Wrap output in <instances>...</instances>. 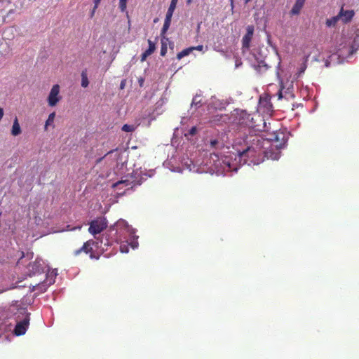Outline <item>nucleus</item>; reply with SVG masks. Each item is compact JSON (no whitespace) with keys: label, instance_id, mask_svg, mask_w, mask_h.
<instances>
[{"label":"nucleus","instance_id":"nucleus-30","mask_svg":"<svg viewBox=\"0 0 359 359\" xmlns=\"http://www.w3.org/2000/svg\"><path fill=\"white\" fill-rule=\"evenodd\" d=\"M120 250L121 252H128V248L126 245H121Z\"/></svg>","mask_w":359,"mask_h":359},{"label":"nucleus","instance_id":"nucleus-40","mask_svg":"<svg viewBox=\"0 0 359 359\" xmlns=\"http://www.w3.org/2000/svg\"><path fill=\"white\" fill-rule=\"evenodd\" d=\"M325 65H326V66H328V65H329V64L326 62H325Z\"/></svg>","mask_w":359,"mask_h":359},{"label":"nucleus","instance_id":"nucleus-14","mask_svg":"<svg viewBox=\"0 0 359 359\" xmlns=\"http://www.w3.org/2000/svg\"><path fill=\"white\" fill-rule=\"evenodd\" d=\"M22 130L18 123V118L15 117L11 129V134L13 136H17L21 133Z\"/></svg>","mask_w":359,"mask_h":359},{"label":"nucleus","instance_id":"nucleus-37","mask_svg":"<svg viewBox=\"0 0 359 359\" xmlns=\"http://www.w3.org/2000/svg\"><path fill=\"white\" fill-rule=\"evenodd\" d=\"M177 2H178V0H171L170 3L177 5Z\"/></svg>","mask_w":359,"mask_h":359},{"label":"nucleus","instance_id":"nucleus-29","mask_svg":"<svg viewBox=\"0 0 359 359\" xmlns=\"http://www.w3.org/2000/svg\"><path fill=\"white\" fill-rule=\"evenodd\" d=\"M197 133V128L196 126H193L189 130V135L191 136H193L196 135Z\"/></svg>","mask_w":359,"mask_h":359},{"label":"nucleus","instance_id":"nucleus-8","mask_svg":"<svg viewBox=\"0 0 359 359\" xmlns=\"http://www.w3.org/2000/svg\"><path fill=\"white\" fill-rule=\"evenodd\" d=\"M254 34V27L252 25H248L246 27V34L242 39V50L243 52L248 50L250 47V42L252 41Z\"/></svg>","mask_w":359,"mask_h":359},{"label":"nucleus","instance_id":"nucleus-21","mask_svg":"<svg viewBox=\"0 0 359 359\" xmlns=\"http://www.w3.org/2000/svg\"><path fill=\"white\" fill-rule=\"evenodd\" d=\"M176 6L177 5L170 3L168 11L166 13L165 18L172 19L173 13L175 11V9L176 8Z\"/></svg>","mask_w":359,"mask_h":359},{"label":"nucleus","instance_id":"nucleus-38","mask_svg":"<svg viewBox=\"0 0 359 359\" xmlns=\"http://www.w3.org/2000/svg\"><path fill=\"white\" fill-rule=\"evenodd\" d=\"M337 57V55H332V58H334V57Z\"/></svg>","mask_w":359,"mask_h":359},{"label":"nucleus","instance_id":"nucleus-7","mask_svg":"<svg viewBox=\"0 0 359 359\" xmlns=\"http://www.w3.org/2000/svg\"><path fill=\"white\" fill-rule=\"evenodd\" d=\"M60 86L58 84L54 85L48 96V104L50 107H55L57 102L62 99L60 95Z\"/></svg>","mask_w":359,"mask_h":359},{"label":"nucleus","instance_id":"nucleus-25","mask_svg":"<svg viewBox=\"0 0 359 359\" xmlns=\"http://www.w3.org/2000/svg\"><path fill=\"white\" fill-rule=\"evenodd\" d=\"M127 7V0H119V8L122 12L125 11Z\"/></svg>","mask_w":359,"mask_h":359},{"label":"nucleus","instance_id":"nucleus-9","mask_svg":"<svg viewBox=\"0 0 359 359\" xmlns=\"http://www.w3.org/2000/svg\"><path fill=\"white\" fill-rule=\"evenodd\" d=\"M29 316H26L25 319L17 323L14 329V334L17 336L25 334L29 326Z\"/></svg>","mask_w":359,"mask_h":359},{"label":"nucleus","instance_id":"nucleus-13","mask_svg":"<svg viewBox=\"0 0 359 359\" xmlns=\"http://www.w3.org/2000/svg\"><path fill=\"white\" fill-rule=\"evenodd\" d=\"M137 184L135 183L134 181H130L128 179H126V180H122L116 182V183H114L112 185V187L116 188L121 185H123L125 187L130 186V187L133 188L134 186H135Z\"/></svg>","mask_w":359,"mask_h":359},{"label":"nucleus","instance_id":"nucleus-24","mask_svg":"<svg viewBox=\"0 0 359 359\" xmlns=\"http://www.w3.org/2000/svg\"><path fill=\"white\" fill-rule=\"evenodd\" d=\"M135 127L133 125L124 124L122 127V130L124 132H133Z\"/></svg>","mask_w":359,"mask_h":359},{"label":"nucleus","instance_id":"nucleus-26","mask_svg":"<svg viewBox=\"0 0 359 359\" xmlns=\"http://www.w3.org/2000/svg\"><path fill=\"white\" fill-rule=\"evenodd\" d=\"M0 46L4 49V53H8L10 51V48H9L7 42L1 43Z\"/></svg>","mask_w":359,"mask_h":359},{"label":"nucleus","instance_id":"nucleus-22","mask_svg":"<svg viewBox=\"0 0 359 359\" xmlns=\"http://www.w3.org/2000/svg\"><path fill=\"white\" fill-rule=\"evenodd\" d=\"M171 20L172 19H170V18H165V21H164V24H163V28H162V30H161V34H165V32L168 31L170 25V23H171Z\"/></svg>","mask_w":359,"mask_h":359},{"label":"nucleus","instance_id":"nucleus-17","mask_svg":"<svg viewBox=\"0 0 359 359\" xmlns=\"http://www.w3.org/2000/svg\"><path fill=\"white\" fill-rule=\"evenodd\" d=\"M203 104V99H202V95L201 94H196L194 97H193V100H192V102H191V107H196V108H198L200 107H201Z\"/></svg>","mask_w":359,"mask_h":359},{"label":"nucleus","instance_id":"nucleus-4","mask_svg":"<svg viewBox=\"0 0 359 359\" xmlns=\"http://www.w3.org/2000/svg\"><path fill=\"white\" fill-rule=\"evenodd\" d=\"M359 48V29H357L351 36L344 35L339 44V50L341 54L352 55Z\"/></svg>","mask_w":359,"mask_h":359},{"label":"nucleus","instance_id":"nucleus-15","mask_svg":"<svg viewBox=\"0 0 359 359\" xmlns=\"http://www.w3.org/2000/svg\"><path fill=\"white\" fill-rule=\"evenodd\" d=\"M149 48L142 54V60L150 55L155 50V44L151 40H148Z\"/></svg>","mask_w":359,"mask_h":359},{"label":"nucleus","instance_id":"nucleus-18","mask_svg":"<svg viewBox=\"0 0 359 359\" xmlns=\"http://www.w3.org/2000/svg\"><path fill=\"white\" fill-rule=\"evenodd\" d=\"M81 85L83 88H87L89 85V81H88L86 69L83 70L81 72Z\"/></svg>","mask_w":359,"mask_h":359},{"label":"nucleus","instance_id":"nucleus-34","mask_svg":"<svg viewBox=\"0 0 359 359\" xmlns=\"http://www.w3.org/2000/svg\"><path fill=\"white\" fill-rule=\"evenodd\" d=\"M125 87V81H122L121 83V85H120V88L121 89L124 88Z\"/></svg>","mask_w":359,"mask_h":359},{"label":"nucleus","instance_id":"nucleus-19","mask_svg":"<svg viewBox=\"0 0 359 359\" xmlns=\"http://www.w3.org/2000/svg\"><path fill=\"white\" fill-rule=\"evenodd\" d=\"M55 117V112H52L49 114L48 119L46 120V123H45V126H44L45 130H48V126H49L53 123Z\"/></svg>","mask_w":359,"mask_h":359},{"label":"nucleus","instance_id":"nucleus-33","mask_svg":"<svg viewBox=\"0 0 359 359\" xmlns=\"http://www.w3.org/2000/svg\"><path fill=\"white\" fill-rule=\"evenodd\" d=\"M139 83H140V86L142 87L143 86V83H144V79L143 78H140L139 79Z\"/></svg>","mask_w":359,"mask_h":359},{"label":"nucleus","instance_id":"nucleus-5","mask_svg":"<svg viewBox=\"0 0 359 359\" xmlns=\"http://www.w3.org/2000/svg\"><path fill=\"white\" fill-rule=\"evenodd\" d=\"M102 245L100 241H95L93 239H90L85 242L81 248L77 249L73 252V255L74 256H79L81 252H84L85 254H89L90 258L93 259H98L100 256L97 255L95 251V249L98 248L99 245ZM104 245V243H103Z\"/></svg>","mask_w":359,"mask_h":359},{"label":"nucleus","instance_id":"nucleus-28","mask_svg":"<svg viewBox=\"0 0 359 359\" xmlns=\"http://www.w3.org/2000/svg\"><path fill=\"white\" fill-rule=\"evenodd\" d=\"M218 144H219V141L216 139L211 140L210 142V144L212 148L216 149Z\"/></svg>","mask_w":359,"mask_h":359},{"label":"nucleus","instance_id":"nucleus-12","mask_svg":"<svg viewBox=\"0 0 359 359\" xmlns=\"http://www.w3.org/2000/svg\"><path fill=\"white\" fill-rule=\"evenodd\" d=\"M306 0H296L294 5L293 6L292 10L290 11V13L292 15L299 14L302 8L304 6Z\"/></svg>","mask_w":359,"mask_h":359},{"label":"nucleus","instance_id":"nucleus-32","mask_svg":"<svg viewBox=\"0 0 359 359\" xmlns=\"http://www.w3.org/2000/svg\"><path fill=\"white\" fill-rule=\"evenodd\" d=\"M100 1L101 0H94L95 8H97L98 7Z\"/></svg>","mask_w":359,"mask_h":359},{"label":"nucleus","instance_id":"nucleus-16","mask_svg":"<svg viewBox=\"0 0 359 359\" xmlns=\"http://www.w3.org/2000/svg\"><path fill=\"white\" fill-rule=\"evenodd\" d=\"M339 21H340V19L339 15H337L336 16L327 19L325 24L327 27H335Z\"/></svg>","mask_w":359,"mask_h":359},{"label":"nucleus","instance_id":"nucleus-35","mask_svg":"<svg viewBox=\"0 0 359 359\" xmlns=\"http://www.w3.org/2000/svg\"><path fill=\"white\" fill-rule=\"evenodd\" d=\"M97 8H95V7L93 8V11H91V13H90V16L93 17L95 14V10Z\"/></svg>","mask_w":359,"mask_h":359},{"label":"nucleus","instance_id":"nucleus-20","mask_svg":"<svg viewBox=\"0 0 359 359\" xmlns=\"http://www.w3.org/2000/svg\"><path fill=\"white\" fill-rule=\"evenodd\" d=\"M192 52H193V48H191V47L187 48L183 50L182 51L180 52L177 54V57L178 60H180L182 57H184V56L189 55Z\"/></svg>","mask_w":359,"mask_h":359},{"label":"nucleus","instance_id":"nucleus-2","mask_svg":"<svg viewBox=\"0 0 359 359\" xmlns=\"http://www.w3.org/2000/svg\"><path fill=\"white\" fill-rule=\"evenodd\" d=\"M305 69H302L298 73L292 74L290 69H278L277 76L280 79V89L277 93L278 99L283 98L289 100L294 98L293 83L298 76L304 73Z\"/></svg>","mask_w":359,"mask_h":359},{"label":"nucleus","instance_id":"nucleus-23","mask_svg":"<svg viewBox=\"0 0 359 359\" xmlns=\"http://www.w3.org/2000/svg\"><path fill=\"white\" fill-rule=\"evenodd\" d=\"M318 56H319L318 52V50H316L314 53L309 55L306 57V62H309V61H311V62L317 61V60H318V59L317 58V57H318Z\"/></svg>","mask_w":359,"mask_h":359},{"label":"nucleus","instance_id":"nucleus-11","mask_svg":"<svg viewBox=\"0 0 359 359\" xmlns=\"http://www.w3.org/2000/svg\"><path fill=\"white\" fill-rule=\"evenodd\" d=\"M29 269L34 274L41 273L43 272V268L41 263V261L36 260L29 264Z\"/></svg>","mask_w":359,"mask_h":359},{"label":"nucleus","instance_id":"nucleus-31","mask_svg":"<svg viewBox=\"0 0 359 359\" xmlns=\"http://www.w3.org/2000/svg\"><path fill=\"white\" fill-rule=\"evenodd\" d=\"M165 53H166V47L163 45L161 47V55H164L165 54Z\"/></svg>","mask_w":359,"mask_h":359},{"label":"nucleus","instance_id":"nucleus-1","mask_svg":"<svg viewBox=\"0 0 359 359\" xmlns=\"http://www.w3.org/2000/svg\"><path fill=\"white\" fill-rule=\"evenodd\" d=\"M248 138L250 139L248 141L251 142V144L248 146L246 149L241 153L242 156L255 157L263 154L264 156L268 159L278 160L280 153L278 151L273 152L271 149L264 150V144H269V142H274L277 143L275 147L280 149L282 148L286 142L285 140V135L282 132L278 131L274 132L271 135V137L266 140H264L263 137L259 135L250 136Z\"/></svg>","mask_w":359,"mask_h":359},{"label":"nucleus","instance_id":"nucleus-3","mask_svg":"<svg viewBox=\"0 0 359 359\" xmlns=\"http://www.w3.org/2000/svg\"><path fill=\"white\" fill-rule=\"evenodd\" d=\"M123 229L130 231V227L127 222L121 219L118 220L113 226H111L109 230L102 235L100 242L104 243V246L108 247L112 245L114 243H119L121 241V238L118 236V232Z\"/></svg>","mask_w":359,"mask_h":359},{"label":"nucleus","instance_id":"nucleus-27","mask_svg":"<svg viewBox=\"0 0 359 359\" xmlns=\"http://www.w3.org/2000/svg\"><path fill=\"white\" fill-rule=\"evenodd\" d=\"M192 48H193V51L194 50H197L202 51V52L204 53L207 50V48H205L202 45H199V46H195V47H192Z\"/></svg>","mask_w":359,"mask_h":359},{"label":"nucleus","instance_id":"nucleus-39","mask_svg":"<svg viewBox=\"0 0 359 359\" xmlns=\"http://www.w3.org/2000/svg\"><path fill=\"white\" fill-rule=\"evenodd\" d=\"M263 124H264L263 128H265V127H266V123H265V122H264V123H263Z\"/></svg>","mask_w":359,"mask_h":359},{"label":"nucleus","instance_id":"nucleus-36","mask_svg":"<svg viewBox=\"0 0 359 359\" xmlns=\"http://www.w3.org/2000/svg\"><path fill=\"white\" fill-rule=\"evenodd\" d=\"M177 2H178V0H171L170 3L177 5Z\"/></svg>","mask_w":359,"mask_h":359},{"label":"nucleus","instance_id":"nucleus-10","mask_svg":"<svg viewBox=\"0 0 359 359\" xmlns=\"http://www.w3.org/2000/svg\"><path fill=\"white\" fill-rule=\"evenodd\" d=\"M354 11L353 10H344L343 8H341L338 13L340 21L343 23L350 22L354 16Z\"/></svg>","mask_w":359,"mask_h":359},{"label":"nucleus","instance_id":"nucleus-6","mask_svg":"<svg viewBox=\"0 0 359 359\" xmlns=\"http://www.w3.org/2000/svg\"><path fill=\"white\" fill-rule=\"evenodd\" d=\"M107 227V221L104 217H97L92 220L89 224L88 232L93 235L95 238L100 241L95 236L100 233Z\"/></svg>","mask_w":359,"mask_h":359}]
</instances>
